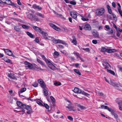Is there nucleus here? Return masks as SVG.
<instances>
[{"mask_svg":"<svg viewBox=\"0 0 122 122\" xmlns=\"http://www.w3.org/2000/svg\"><path fill=\"white\" fill-rule=\"evenodd\" d=\"M41 57L45 61L48 66L51 70H54L55 69V66L53 65L48 59H46L44 55H41Z\"/></svg>","mask_w":122,"mask_h":122,"instance_id":"f257e3e1","label":"nucleus"},{"mask_svg":"<svg viewBox=\"0 0 122 122\" xmlns=\"http://www.w3.org/2000/svg\"><path fill=\"white\" fill-rule=\"evenodd\" d=\"M27 18L31 21H40V19L36 17V15H34L32 13H30L27 15Z\"/></svg>","mask_w":122,"mask_h":122,"instance_id":"f03ea898","label":"nucleus"},{"mask_svg":"<svg viewBox=\"0 0 122 122\" xmlns=\"http://www.w3.org/2000/svg\"><path fill=\"white\" fill-rule=\"evenodd\" d=\"M2 3L3 4H5L9 5H12L13 6L16 7V5H17L16 4H15L13 3L10 0H1Z\"/></svg>","mask_w":122,"mask_h":122,"instance_id":"7ed1b4c3","label":"nucleus"},{"mask_svg":"<svg viewBox=\"0 0 122 122\" xmlns=\"http://www.w3.org/2000/svg\"><path fill=\"white\" fill-rule=\"evenodd\" d=\"M111 85L114 86L117 89L120 90L119 87H121L118 84L115 82V81L112 80H110V81L109 83Z\"/></svg>","mask_w":122,"mask_h":122,"instance_id":"20e7f679","label":"nucleus"},{"mask_svg":"<svg viewBox=\"0 0 122 122\" xmlns=\"http://www.w3.org/2000/svg\"><path fill=\"white\" fill-rule=\"evenodd\" d=\"M105 11V9L104 8H101L97 10L96 13V15L98 16L101 15L104 13Z\"/></svg>","mask_w":122,"mask_h":122,"instance_id":"39448f33","label":"nucleus"},{"mask_svg":"<svg viewBox=\"0 0 122 122\" xmlns=\"http://www.w3.org/2000/svg\"><path fill=\"white\" fill-rule=\"evenodd\" d=\"M52 41H53V42L55 44L58 43H61L65 45H67L66 43L65 42L63 41H62L59 39L56 40L53 38Z\"/></svg>","mask_w":122,"mask_h":122,"instance_id":"423d86ee","label":"nucleus"},{"mask_svg":"<svg viewBox=\"0 0 122 122\" xmlns=\"http://www.w3.org/2000/svg\"><path fill=\"white\" fill-rule=\"evenodd\" d=\"M24 64L25 65L26 67H28L30 69H32L33 68V65L31 63L27 62L26 61H25Z\"/></svg>","mask_w":122,"mask_h":122,"instance_id":"0eeeda50","label":"nucleus"},{"mask_svg":"<svg viewBox=\"0 0 122 122\" xmlns=\"http://www.w3.org/2000/svg\"><path fill=\"white\" fill-rule=\"evenodd\" d=\"M38 81L41 85V86L43 88L46 87V86L43 80L41 79H39L38 80Z\"/></svg>","mask_w":122,"mask_h":122,"instance_id":"6e6552de","label":"nucleus"},{"mask_svg":"<svg viewBox=\"0 0 122 122\" xmlns=\"http://www.w3.org/2000/svg\"><path fill=\"white\" fill-rule=\"evenodd\" d=\"M71 16L74 19H76L77 17L76 12L75 11H71L70 12Z\"/></svg>","mask_w":122,"mask_h":122,"instance_id":"1a4fd4ad","label":"nucleus"},{"mask_svg":"<svg viewBox=\"0 0 122 122\" xmlns=\"http://www.w3.org/2000/svg\"><path fill=\"white\" fill-rule=\"evenodd\" d=\"M5 51L6 53L8 55L10 56H12L13 57H15V56L13 55L11 51L8 49H5Z\"/></svg>","mask_w":122,"mask_h":122,"instance_id":"9d476101","label":"nucleus"},{"mask_svg":"<svg viewBox=\"0 0 122 122\" xmlns=\"http://www.w3.org/2000/svg\"><path fill=\"white\" fill-rule=\"evenodd\" d=\"M111 114L114 116V118L116 119V121L117 122H119L118 120H119V118H118V115L114 111H112V112Z\"/></svg>","mask_w":122,"mask_h":122,"instance_id":"9b49d317","label":"nucleus"},{"mask_svg":"<svg viewBox=\"0 0 122 122\" xmlns=\"http://www.w3.org/2000/svg\"><path fill=\"white\" fill-rule=\"evenodd\" d=\"M50 25L53 28L57 30L60 31L61 30L60 28L56 26L53 24L50 23Z\"/></svg>","mask_w":122,"mask_h":122,"instance_id":"f8f14e48","label":"nucleus"},{"mask_svg":"<svg viewBox=\"0 0 122 122\" xmlns=\"http://www.w3.org/2000/svg\"><path fill=\"white\" fill-rule=\"evenodd\" d=\"M8 76L10 78H11L12 79L16 80V78L15 76H14V74L13 73H8Z\"/></svg>","mask_w":122,"mask_h":122,"instance_id":"ddd939ff","label":"nucleus"},{"mask_svg":"<svg viewBox=\"0 0 122 122\" xmlns=\"http://www.w3.org/2000/svg\"><path fill=\"white\" fill-rule=\"evenodd\" d=\"M74 92L77 93H81L82 91L81 90L77 87H75L73 90Z\"/></svg>","mask_w":122,"mask_h":122,"instance_id":"4468645a","label":"nucleus"},{"mask_svg":"<svg viewBox=\"0 0 122 122\" xmlns=\"http://www.w3.org/2000/svg\"><path fill=\"white\" fill-rule=\"evenodd\" d=\"M32 8L34 9H37L39 10H41L42 9L41 7L37 5L36 4H34L32 6Z\"/></svg>","mask_w":122,"mask_h":122,"instance_id":"2eb2a0df","label":"nucleus"},{"mask_svg":"<svg viewBox=\"0 0 122 122\" xmlns=\"http://www.w3.org/2000/svg\"><path fill=\"white\" fill-rule=\"evenodd\" d=\"M84 29L86 30H91V27L88 24H85L84 27Z\"/></svg>","mask_w":122,"mask_h":122,"instance_id":"dca6fc26","label":"nucleus"},{"mask_svg":"<svg viewBox=\"0 0 122 122\" xmlns=\"http://www.w3.org/2000/svg\"><path fill=\"white\" fill-rule=\"evenodd\" d=\"M25 109L28 110V111L27 112V113L28 114H29L31 113V109L29 106L26 105Z\"/></svg>","mask_w":122,"mask_h":122,"instance_id":"f3484780","label":"nucleus"},{"mask_svg":"<svg viewBox=\"0 0 122 122\" xmlns=\"http://www.w3.org/2000/svg\"><path fill=\"white\" fill-rule=\"evenodd\" d=\"M2 59H3L4 61L7 62L11 64L12 63L11 61L6 57H4Z\"/></svg>","mask_w":122,"mask_h":122,"instance_id":"a211bd4d","label":"nucleus"},{"mask_svg":"<svg viewBox=\"0 0 122 122\" xmlns=\"http://www.w3.org/2000/svg\"><path fill=\"white\" fill-rule=\"evenodd\" d=\"M26 90V88H25L24 87L21 89V90L18 92V94L20 97H24L22 95H21L20 93H22L25 92Z\"/></svg>","mask_w":122,"mask_h":122,"instance_id":"6ab92c4d","label":"nucleus"},{"mask_svg":"<svg viewBox=\"0 0 122 122\" xmlns=\"http://www.w3.org/2000/svg\"><path fill=\"white\" fill-rule=\"evenodd\" d=\"M116 51V50L114 49H106V52L108 53L114 52Z\"/></svg>","mask_w":122,"mask_h":122,"instance_id":"aec40b11","label":"nucleus"},{"mask_svg":"<svg viewBox=\"0 0 122 122\" xmlns=\"http://www.w3.org/2000/svg\"><path fill=\"white\" fill-rule=\"evenodd\" d=\"M92 33L93 36L95 37H99L98 33L97 32L93 31L92 32Z\"/></svg>","mask_w":122,"mask_h":122,"instance_id":"412c9836","label":"nucleus"},{"mask_svg":"<svg viewBox=\"0 0 122 122\" xmlns=\"http://www.w3.org/2000/svg\"><path fill=\"white\" fill-rule=\"evenodd\" d=\"M66 107L68 108L70 111H74L75 110L74 109L72 105L70 106H66Z\"/></svg>","mask_w":122,"mask_h":122,"instance_id":"4be33fe9","label":"nucleus"},{"mask_svg":"<svg viewBox=\"0 0 122 122\" xmlns=\"http://www.w3.org/2000/svg\"><path fill=\"white\" fill-rule=\"evenodd\" d=\"M36 15L41 18H44V15L39 12H37L36 13Z\"/></svg>","mask_w":122,"mask_h":122,"instance_id":"5701e85b","label":"nucleus"},{"mask_svg":"<svg viewBox=\"0 0 122 122\" xmlns=\"http://www.w3.org/2000/svg\"><path fill=\"white\" fill-rule=\"evenodd\" d=\"M43 91L44 95L46 96H47L48 93V91L45 89V88H43Z\"/></svg>","mask_w":122,"mask_h":122,"instance_id":"b1692460","label":"nucleus"},{"mask_svg":"<svg viewBox=\"0 0 122 122\" xmlns=\"http://www.w3.org/2000/svg\"><path fill=\"white\" fill-rule=\"evenodd\" d=\"M107 72L110 73L113 75H115V73L113 71L107 69Z\"/></svg>","mask_w":122,"mask_h":122,"instance_id":"393cba45","label":"nucleus"},{"mask_svg":"<svg viewBox=\"0 0 122 122\" xmlns=\"http://www.w3.org/2000/svg\"><path fill=\"white\" fill-rule=\"evenodd\" d=\"M73 54L77 56V58H79L80 59L81 58V57H80V55L76 51H74L73 52Z\"/></svg>","mask_w":122,"mask_h":122,"instance_id":"a878e982","label":"nucleus"},{"mask_svg":"<svg viewBox=\"0 0 122 122\" xmlns=\"http://www.w3.org/2000/svg\"><path fill=\"white\" fill-rule=\"evenodd\" d=\"M37 62L41 65H44L43 62L40 59L38 58H37Z\"/></svg>","mask_w":122,"mask_h":122,"instance_id":"bb28decb","label":"nucleus"},{"mask_svg":"<svg viewBox=\"0 0 122 122\" xmlns=\"http://www.w3.org/2000/svg\"><path fill=\"white\" fill-rule=\"evenodd\" d=\"M42 35L46 39L48 36V34L44 32L43 33Z\"/></svg>","mask_w":122,"mask_h":122,"instance_id":"cd10ccee","label":"nucleus"},{"mask_svg":"<svg viewBox=\"0 0 122 122\" xmlns=\"http://www.w3.org/2000/svg\"><path fill=\"white\" fill-rule=\"evenodd\" d=\"M22 104L23 103L20 101H17V105L19 106V108H20L21 105H22Z\"/></svg>","mask_w":122,"mask_h":122,"instance_id":"c85d7f7f","label":"nucleus"},{"mask_svg":"<svg viewBox=\"0 0 122 122\" xmlns=\"http://www.w3.org/2000/svg\"><path fill=\"white\" fill-rule=\"evenodd\" d=\"M40 100L39 99L36 100V102L40 106H43V105L40 101Z\"/></svg>","mask_w":122,"mask_h":122,"instance_id":"c756f323","label":"nucleus"},{"mask_svg":"<svg viewBox=\"0 0 122 122\" xmlns=\"http://www.w3.org/2000/svg\"><path fill=\"white\" fill-rule=\"evenodd\" d=\"M81 19L84 21H87L89 20V19L86 17H83L81 18Z\"/></svg>","mask_w":122,"mask_h":122,"instance_id":"7c9ffc66","label":"nucleus"},{"mask_svg":"<svg viewBox=\"0 0 122 122\" xmlns=\"http://www.w3.org/2000/svg\"><path fill=\"white\" fill-rule=\"evenodd\" d=\"M74 70L75 72L77 74L79 75H81V73L79 70L76 69H74Z\"/></svg>","mask_w":122,"mask_h":122,"instance_id":"2f4dec72","label":"nucleus"},{"mask_svg":"<svg viewBox=\"0 0 122 122\" xmlns=\"http://www.w3.org/2000/svg\"><path fill=\"white\" fill-rule=\"evenodd\" d=\"M31 26L33 27V28L36 30L38 31L39 30V28L38 27L36 26H33L32 25H31Z\"/></svg>","mask_w":122,"mask_h":122,"instance_id":"473e14b6","label":"nucleus"},{"mask_svg":"<svg viewBox=\"0 0 122 122\" xmlns=\"http://www.w3.org/2000/svg\"><path fill=\"white\" fill-rule=\"evenodd\" d=\"M27 34L31 38L33 37V35L29 32H28L27 33Z\"/></svg>","mask_w":122,"mask_h":122,"instance_id":"72a5a7b5","label":"nucleus"},{"mask_svg":"<svg viewBox=\"0 0 122 122\" xmlns=\"http://www.w3.org/2000/svg\"><path fill=\"white\" fill-rule=\"evenodd\" d=\"M107 49H106L104 47H101V51L102 52H104L105 51L106 52Z\"/></svg>","mask_w":122,"mask_h":122,"instance_id":"f704fd0d","label":"nucleus"},{"mask_svg":"<svg viewBox=\"0 0 122 122\" xmlns=\"http://www.w3.org/2000/svg\"><path fill=\"white\" fill-rule=\"evenodd\" d=\"M72 42L74 43V44L75 45H76L77 44V41H76V39L75 38H74L73 39L72 41Z\"/></svg>","mask_w":122,"mask_h":122,"instance_id":"c9c22d12","label":"nucleus"},{"mask_svg":"<svg viewBox=\"0 0 122 122\" xmlns=\"http://www.w3.org/2000/svg\"><path fill=\"white\" fill-rule=\"evenodd\" d=\"M22 26L24 29H28L29 28V27L25 25H22Z\"/></svg>","mask_w":122,"mask_h":122,"instance_id":"e433bc0d","label":"nucleus"},{"mask_svg":"<svg viewBox=\"0 0 122 122\" xmlns=\"http://www.w3.org/2000/svg\"><path fill=\"white\" fill-rule=\"evenodd\" d=\"M14 29L17 31H20V29L16 26H14Z\"/></svg>","mask_w":122,"mask_h":122,"instance_id":"4c0bfd02","label":"nucleus"},{"mask_svg":"<svg viewBox=\"0 0 122 122\" xmlns=\"http://www.w3.org/2000/svg\"><path fill=\"white\" fill-rule=\"evenodd\" d=\"M82 49L84 51H85L87 52H89L90 51V50L88 48H83Z\"/></svg>","mask_w":122,"mask_h":122,"instance_id":"58836bf2","label":"nucleus"},{"mask_svg":"<svg viewBox=\"0 0 122 122\" xmlns=\"http://www.w3.org/2000/svg\"><path fill=\"white\" fill-rule=\"evenodd\" d=\"M26 106V105L22 104V105L20 108L22 109H25Z\"/></svg>","mask_w":122,"mask_h":122,"instance_id":"ea45409f","label":"nucleus"},{"mask_svg":"<svg viewBox=\"0 0 122 122\" xmlns=\"http://www.w3.org/2000/svg\"><path fill=\"white\" fill-rule=\"evenodd\" d=\"M81 94H83L84 95H85L87 97H88V96L89 95L88 94L85 92H84L83 91H82Z\"/></svg>","mask_w":122,"mask_h":122,"instance_id":"a19ab883","label":"nucleus"},{"mask_svg":"<svg viewBox=\"0 0 122 122\" xmlns=\"http://www.w3.org/2000/svg\"><path fill=\"white\" fill-rule=\"evenodd\" d=\"M113 31L112 29H111V30L107 33L108 34H110L113 33Z\"/></svg>","mask_w":122,"mask_h":122,"instance_id":"79ce46f5","label":"nucleus"},{"mask_svg":"<svg viewBox=\"0 0 122 122\" xmlns=\"http://www.w3.org/2000/svg\"><path fill=\"white\" fill-rule=\"evenodd\" d=\"M106 109H107V110H108V111H110V112H111V113H112V111H113V110L111 109V108H109L107 106V107L106 108Z\"/></svg>","mask_w":122,"mask_h":122,"instance_id":"37998d69","label":"nucleus"},{"mask_svg":"<svg viewBox=\"0 0 122 122\" xmlns=\"http://www.w3.org/2000/svg\"><path fill=\"white\" fill-rule=\"evenodd\" d=\"M118 11L121 16L122 17V11L120 9H118Z\"/></svg>","mask_w":122,"mask_h":122,"instance_id":"c03bdc74","label":"nucleus"},{"mask_svg":"<svg viewBox=\"0 0 122 122\" xmlns=\"http://www.w3.org/2000/svg\"><path fill=\"white\" fill-rule=\"evenodd\" d=\"M43 106L45 107L46 108L48 109L49 108V106L48 105L46 104H44V105H43Z\"/></svg>","mask_w":122,"mask_h":122,"instance_id":"a18cd8bd","label":"nucleus"},{"mask_svg":"<svg viewBox=\"0 0 122 122\" xmlns=\"http://www.w3.org/2000/svg\"><path fill=\"white\" fill-rule=\"evenodd\" d=\"M54 38L53 37H52L51 36H48V37L46 39H48L50 40H53Z\"/></svg>","mask_w":122,"mask_h":122,"instance_id":"49530a36","label":"nucleus"},{"mask_svg":"<svg viewBox=\"0 0 122 122\" xmlns=\"http://www.w3.org/2000/svg\"><path fill=\"white\" fill-rule=\"evenodd\" d=\"M38 66L37 65L35 64H34V69L36 70H37Z\"/></svg>","mask_w":122,"mask_h":122,"instance_id":"de8ad7c7","label":"nucleus"},{"mask_svg":"<svg viewBox=\"0 0 122 122\" xmlns=\"http://www.w3.org/2000/svg\"><path fill=\"white\" fill-rule=\"evenodd\" d=\"M38 84L36 82H34L32 84V85L34 87H37V86Z\"/></svg>","mask_w":122,"mask_h":122,"instance_id":"09e8293b","label":"nucleus"},{"mask_svg":"<svg viewBox=\"0 0 122 122\" xmlns=\"http://www.w3.org/2000/svg\"><path fill=\"white\" fill-rule=\"evenodd\" d=\"M70 3L73 5H75L76 4V2L74 1H70Z\"/></svg>","mask_w":122,"mask_h":122,"instance_id":"8fccbe9b","label":"nucleus"},{"mask_svg":"<svg viewBox=\"0 0 122 122\" xmlns=\"http://www.w3.org/2000/svg\"><path fill=\"white\" fill-rule=\"evenodd\" d=\"M14 19L15 20L18 21L20 22H21V20L20 19H18V18H14Z\"/></svg>","mask_w":122,"mask_h":122,"instance_id":"3c124183","label":"nucleus"},{"mask_svg":"<svg viewBox=\"0 0 122 122\" xmlns=\"http://www.w3.org/2000/svg\"><path fill=\"white\" fill-rule=\"evenodd\" d=\"M111 15L113 17L114 19H115L116 18H117V17L116 15L113 13H112V14H111Z\"/></svg>","mask_w":122,"mask_h":122,"instance_id":"603ef678","label":"nucleus"},{"mask_svg":"<svg viewBox=\"0 0 122 122\" xmlns=\"http://www.w3.org/2000/svg\"><path fill=\"white\" fill-rule=\"evenodd\" d=\"M50 98L53 102H55V100L53 96H51L50 97Z\"/></svg>","mask_w":122,"mask_h":122,"instance_id":"864d4df0","label":"nucleus"},{"mask_svg":"<svg viewBox=\"0 0 122 122\" xmlns=\"http://www.w3.org/2000/svg\"><path fill=\"white\" fill-rule=\"evenodd\" d=\"M101 108L103 109H106V108L107 107V106L103 105H102L101 106Z\"/></svg>","mask_w":122,"mask_h":122,"instance_id":"5fc2aeb1","label":"nucleus"},{"mask_svg":"<svg viewBox=\"0 0 122 122\" xmlns=\"http://www.w3.org/2000/svg\"><path fill=\"white\" fill-rule=\"evenodd\" d=\"M67 104L68 105L66 106H70L72 105V103L70 101H68V102L67 103Z\"/></svg>","mask_w":122,"mask_h":122,"instance_id":"6e6d98bb","label":"nucleus"},{"mask_svg":"<svg viewBox=\"0 0 122 122\" xmlns=\"http://www.w3.org/2000/svg\"><path fill=\"white\" fill-rule=\"evenodd\" d=\"M92 42L94 44H96L97 43V42L96 40H92Z\"/></svg>","mask_w":122,"mask_h":122,"instance_id":"4d7b16f0","label":"nucleus"},{"mask_svg":"<svg viewBox=\"0 0 122 122\" xmlns=\"http://www.w3.org/2000/svg\"><path fill=\"white\" fill-rule=\"evenodd\" d=\"M112 6L114 7V8H115L116 7V4L114 2H112Z\"/></svg>","mask_w":122,"mask_h":122,"instance_id":"13d9d810","label":"nucleus"},{"mask_svg":"<svg viewBox=\"0 0 122 122\" xmlns=\"http://www.w3.org/2000/svg\"><path fill=\"white\" fill-rule=\"evenodd\" d=\"M5 23H6L7 24L10 25L11 24V23L8 20H6L5 21Z\"/></svg>","mask_w":122,"mask_h":122,"instance_id":"bf43d9fd","label":"nucleus"},{"mask_svg":"<svg viewBox=\"0 0 122 122\" xmlns=\"http://www.w3.org/2000/svg\"><path fill=\"white\" fill-rule=\"evenodd\" d=\"M40 33H41L42 34L44 32L42 31V30L41 29L39 28V30H38Z\"/></svg>","mask_w":122,"mask_h":122,"instance_id":"052dcab7","label":"nucleus"},{"mask_svg":"<svg viewBox=\"0 0 122 122\" xmlns=\"http://www.w3.org/2000/svg\"><path fill=\"white\" fill-rule=\"evenodd\" d=\"M68 118L71 121H72L73 118L71 117L70 116H69L68 117Z\"/></svg>","mask_w":122,"mask_h":122,"instance_id":"680f3d73","label":"nucleus"},{"mask_svg":"<svg viewBox=\"0 0 122 122\" xmlns=\"http://www.w3.org/2000/svg\"><path fill=\"white\" fill-rule=\"evenodd\" d=\"M107 16L110 19H112V17L111 15L107 14Z\"/></svg>","mask_w":122,"mask_h":122,"instance_id":"e2e57ef3","label":"nucleus"},{"mask_svg":"<svg viewBox=\"0 0 122 122\" xmlns=\"http://www.w3.org/2000/svg\"><path fill=\"white\" fill-rule=\"evenodd\" d=\"M117 102L119 105H121L122 104V100L121 101H119V102L117 101Z\"/></svg>","mask_w":122,"mask_h":122,"instance_id":"0e129e2a","label":"nucleus"},{"mask_svg":"<svg viewBox=\"0 0 122 122\" xmlns=\"http://www.w3.org/2000/svg\"><path fill=\"white\" fill-rule=\"evenodd\" d=\"M98 94L100 96H102L103 95V93L101 92H98Z\"/></svg>","mask_w":122,"mask_h":122,"instance_id":"69168bd1","label":"nucleus"},{"mask_svg":"<svg viewBox=\"0 0 122 122\" xmlns=\"http://www.w3.org/2000/svg\"><path fill=\"white\" fill-rule=\"evenodd\" d=\"M35 41L37 43H38L39 42V40L37 38H36L35 39Z\"/></svg>","mask_w":122,"mask_h":122,"instance_id":"338daca9","label":"nucleus"},{"mask_svg":"<svg viewBox=\"0 0 122 122\" xmlns=\"http://www.w3.org/2000/svg\"><path fill=\"white\" fill-rule=\"evenodd\" d=\"M79 107L81 109H84L85 108L84 107L81 105H80L79 106Z\"/></svg>","mask_w":122,"mask_h":122,"instance_id":"774afa93","label":"nucleus"}]
</instances>
